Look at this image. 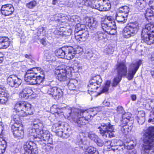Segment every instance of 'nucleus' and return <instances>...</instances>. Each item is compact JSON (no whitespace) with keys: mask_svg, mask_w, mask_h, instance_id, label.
<instances>
[{"mask_svg":"<svg viewBox=\"0 0 154 154\" xmlns=\"http://www.w3.org/2000/svg\"><path fill=\"white\" fill-rule=\"evenodd\" d=\"M50 87V84L49 85L44 86L42 88V90L44 93H48V94L49 88Z\"/></svg>","mask_w":154,"mask_h":154,"instance_id":"09e8293b","label":"nucleus"},{"mask_svg":"<svg viewBox=\"0 0 154 154\" xmlns=\"http://www.w3.org/2000/svg\"><path fill=\"white\" fill-rule=\"evenodd\" d=\"M107 38V35L102 31H99L96 32L93 36L94 39L97 42H101Z\"/></svg>","mask_w":154,"mask_h":154,"instance_id":"2eb2a0df","label":"nucleus"},{"mask_svg":"<svg viewBox=\"0 0 154 154\" xmlns=\"http://www.w3.org/2000/svg\"><path fill=\"white\" fill-rule=\"evenodd\" d=\"M149 119L148 120L149 122H154V112H150Z\"/></svg>","mask_w":154,"mask_h":154,"instance_id":"4d7b16f0","label":"nucleus"},{"mask_svg":"<svg viewBox=\"0 0 154 154\" xmlns=\"http://www.w3.org/2000/svg\"><path fill=\"white\" fill-rule=\"evenodd\" d=\"M109 26H106L107 25H103V27L102 28L103 30L106 32L108 34L114 35L116 32V23H113L112 24L109 23Z\"/></svg>","mask_w":154,"mask_h":154,"instance_id":"f8f14e48","label":"nucleus"},{"mask_svg":"<svg viewBox=\"0 0 154 154\" xmlns=\"http://www.w3.org/2000/svg\"><path fill=\"white\" fill-rule=\"evenodd\" d=\"M57 75V79L60 81H65L68 79H69V78L67 77V74L64 73L63 74H59Z\"/></svg>","mask_w":154,"mask_h":154,"instance_id":"72a5a7b5","label":"nucleus"},{"mask_svg":"<svg viewBox=\"0 0 154 154\" xmlns=\"http://www.w3.org/2000/svg\"><path fill=\"white\" fill-rule=\"evenodd\" d=\"M20 116L24 117L28 115H31V105L26 102H20Z\"/></svg>","mask_w":154,"mask_h":154,"instance_id":"9d476101","label":"nucleus"},{"mask_svg":"<svg viewBox=\"0 0 154 154\" xmlns=\"http://www.w3.org/2000/svg\"><path fill=\"white\" fill-rule=\"evenodd\" d=\"M142 30L143 35L145 34V32H153L154 33V25L150 23L147 24L145 25Z\"/></svg>","mask_w":154,"mask_h":154,"instance_id":"a878e982","label":"nucleus"},{"mask_svg":"<svg viewBox=\"0 0 154 154\" xmlns=\"http://www.w3.org/2000/svg\"><path fill=\"white\" fill-rule=\"evenodd\" d=\"M128 15L126 14H122L117 12L116 16V19L119 23H124L127 20V17Z\"/></svg>","mask_w":154,"mask_h":154,"instance_id":"412c9836","label":"nucleus"},{"mask_svg":"<svg viewBox=\"0 0 154 154\" xmlns=\"http://www.w3.org/2000/svg\"><path fill=\"white\" fill-rule=\"evenodd\" d=\"M10 44L8 38L0 36V49L7 48L9 46Z\"/></svg>","mask_w":154,"mask_h":154,"instance_id":"f3484780","label":"nucleus"},{"mask_svg":"<svg viewBox=\"0 0 154 154\" xmlns=\"http://www.w3.org/2000/svg\"><path fill=\"white\" fill-rule=\"evenodd\" d=\"M40 43L44 46H46L47 44V42L46 40L45 39H42L40 41Z\"/></svg>","mask_w":154,"mask_h":154,"instance_id":"69168bd1","label":"nucleus"},{"mask_svg":"<svg viewBox=\"0 0 154 154\" xmlns=\"http://www.w3.org/2000/svg\"><path fill=\"white\" fill-rule=\"evenodd\" d=\"M50 87L49 88V91L48 92V94L52 95H53V93H54V91L56 90V87H52L51 84H50Z\"/></svg>","mask_w":154,"mask_h":154,"instance_id":"603ef678","label":"nucleus"},{"mask_svg":"<svg viewBox=\"0 0 154 154\" xmlns=\"http://www.w3.org/2000/svg\"><path fill=\"white\" fill-rule=\"evenodd\" d=\"M121 127V131L124 134H127L129 132V131L130 130V129L129 128L128 126L125 125L122 126Z\"/></svg>","mask_w":154,"mask_h":154,"instance_id":"ea45409f","label":"nucleus"},{"mask_svg":"<svg viewBox=\"0 0 154 154\" xmlns=\"http://www.w3.org/2000/svg\"><path fill=\"white\" fill-rule=\"evenodd\" d=\"M116 69L118 74L113 79L112 84L113 87L117 85L121 81L122 77L126 75L127 71L125 62L123 61L118 63L117 65Z\"/></svg>","mask_w":154,"mask_h":154,"instance_id":"423d86ee","label":"nucleus"},{"mask_svg":"<svg viewBox=\"0 0 154 154\" xmlns=\"http://www.w3.org/2000/svg\"><path fill=\"white\" fill-rule=\"evenodd\" d=\"M142 63V61L139 60L130 64L128 67L127 78L129 80H131Z\"/></svg>","mask_w":154,"mask_h":154,"instance_id":"1a4fd4ad","label":"nucleus"},{"mask_svg":"<svg viewBox=\"0 0 154 154\" xmlns=\"http://www.w3.org/2000/svg\"><path fill=\"white\" fill-rule=\"evenodd\" d=\"M42 137L41 142L42 140L45 141H48L49 138V135L48 134H45L44 131Z\"/></svg>","mask_w":154,"mask_h":154,"instance_id":"de8ad7c7","label":"nucleus"},{"mask_svg":"<svg viewBox=\"0 0 154 154\" xmlns=\"http://www.w3.org/2000/svg\"><path fill=\"white\" fill-rule=\"evenodd\" d=\"M85 137L83 136L79 135L77 137L76 141V144L79 145L81 147H82L83 145L85 144Z\"/></svg>","mask_w":154,"mask_h":154,"instance_id":"2f4dec72","label":"nucleus"},{"mask_svg":"<svg viewBox=\"0 0 154 154\" xmlns=\"http://www.w3.org/2000/svg\"><path fill=\"white\" fill-rule=\"evenodd\" d=\"M153 12L151 10V8H148L146 9L145 15L147 19H148L147 17H151L153 16Z\"/></svg>","mask_w":154,"mask_h":154,"instance_id":"a19ab883","label":"nucleus"},{"mask_svg":"<svg viewBox=\"0 0 154 154\" xmlns=\"http://www.w3.org/2000/svg\"><path fill=\"white\" fill-rule=\"evenodd\" d=\"M102 82V80L99 75H96L91 78L88 85V93L91 94L92 92L95 91L99 88L96 85H100Z\"/></svg>","mask_w":154,"mask_h":154,"instance_id":"6e6552de","label":"nucleus"},{"mask_svg":"<svg viewBox=\"0 0 154 154\" xmlns=\"http://www.w3.org/2000/svg\"><path fill=\"white\" fill-rule=\"evenodd\" d=\"M144 37H141L142 41L148 45H151L154 43V33L149 34V35H144Z\"/></svg>","mask_w":154,"mask_h":154,"instance_id":"dca6fc26","label":"nucleus"},{"mask_svg":"<svg viewBox=\"0 0 154 154\" xmlns=\"http://www.w3.org/2000/svg\"><path fill=\"white\" fill-rule=\"evenodd\" d=\"M76 31V32L75 34V39L77 41V36H81V35L82 34L83 32H84V29L80 30L79 29V30L78 31Z\"/></svg>","mask_w":154,"mask_h":154,"instance_id":"6e6d98bb","label":"nucleus"},{"mask_svg":"<svg viewBox=\"0 0 154 154\" xmlns=\"http://www.w3.org/2000/svg\"><path fill=\"white\" fill-rule=\"evenodd\" d=\"M76 53V51L72 47H63L57 49L55 51L56 55L59 58H66L68 60L73 58Z\"/></svg>","mask_w":154,"mask_h":154,"instance_id":"39448f33","label":"nucleus"},{"mask_svg":"<svg viewBox=\"0 0 154 154\" xmlns=\"http://www.w3.org/2000/svg\"><path fill=\"white\" fill-rule=\"evenodd\" d=\"M129 10V8L128 6H124L120 7L118 10L117 12L128 15Z\"/></svg>","mask_w":154,"mask_h":154,"instance_id":"bb28decb","label":"nucleus"},{"mask_svg":"<svg viewBox=\"0 0 154 154\" xmlns=\"http://www.w3.org/2000/svg\"><path fill=\"white\" fill-rule=\"evenodd\" d=\"M62 18L61 15L60 14H57L54 16V18L55 20L58 21L61 20V19Z\"/></svg>","mask_w":154,"mask_h":154,"instance_id":"bf43d9fd","label":"nucleus"},{"mask_svg":"<svg viewBox=\"0 0 154 154\" xmlns=\"http://www.w3.org/2000/svg\"><path fill=\"white\" fill-rule=\"evenodd\" d=\"M113 52V50L110 47L106 46L103 50L104 55H109L112 54Z\"/></svg>","mask_w":154,"mask_h":154,"instance_id":"473e14b6","label":"nucleus"},{"mask_svg":"<svg viewBox=\"0 0 154 154\" xmlns=\"http://www.w3.org/2000/svg\"><path fill=\"white\" fill-rule=\"evenodd\" d=\"M42 149L45 151H49L53 149V145L50 143L47 144L44 143L42 147Z\"/></svg>","mask_w":154,"mask_h":154,"instance_id":"e433bc0d","label":"nucleus"},{"mask_svg":"<svg viewBox=\"0 0 154 154\" xmlns=\"http://www.w3.org/2000/svg\"><path fill=\"white\" fill-rule=\"evenodd\" d=\"M43 130H41L38 131L36 132V133H35H35H31V134L30 133V135L31 136V138L33 139L35 141L39 142L40 143L42 137V135L43 134Z\"/></svg>","mask_w":154,"mask_h":154,"instance_id":"6ab92c4d","label":"nucleus"},{"mask_svg":"<svg viewBox=\"0 0 154 154\" xmlns=\"http://www.w3.org/2000/svg\"><path fill=\"white\" fill-rule=\"evenodd\" d=\"M88 32L84 29V32L81 36H77V41L81 42L84 41L88 38Z\"/></svg>","mask_w":154,"mask_h":154,"instance_id":"b1692460","label":"nucleus"},{"mask_svg":"<svg viewBox=\"0 0 154 154\" xmlns=\"http://www.w3.org/2000/svg\"><path fill=\"white\" fill-rule=\"evenodd\" d=\"M55 73L56 75L60 74H63L64 73L67 74L66 69L64 68H61V67H58L55 69Z\"/></svg>","mask_w":154,"mask_h":154,"instance_id":"4c0bfd02","label":"nucleus"},{"mask_svg":"<svg viewBox=\"0 0 154 154\" xmlns=\"http://www.w3.org/2000/svg\"><path fill=\"white\" fill-rule=\"evenodd\" d=\"M139 23L136 22L128 23L123 30L125 38H128L136 34L139 29Z\"/></svg>","mask_w":154,"mask_h":154,"instance_id":"0eeeda50","label":"nucleus"},{"mask_svg":"<svg viewBox=\"0 0 154 154\" xmlns=\"http://www.w3.org/2000/svg\"><path fill=\"white\" fill-rule=\"evenodd\" d=\"M7 147V143L6 141L3 140L0 144V154H3L5 152Z\"/></svg>","mask_w":154,"mask_h":154,"instance_id":"c9c22d12","label":"nucleus"},{"mask_svg":"<svg viewBox=\"0 0 154 154\" xmlns=\"http://www.w3.org/2000/svg\"><path fill=\"white\" fill-rule=\"evenodd\" d=\"M20 127H21V128L20 130L21 132H20V138L22 139L24 137V129L23 128V126L22 124L20 125Z\"/></svg>","mask_w":154,"mask_h":154,"instance_id":"5fc2aeb1","label":"nucleus"},{"mask_svg":"<svg viewBox=\"0 0 154 154\" xmlns=\"http://www.w3.org/2000/svg\"><path fill=\"white\" fill-rule=\"evenodd\" d=\"M96 152V148L92 146H90L88 147L87 151L85 152H87L88 153L94 154Z\"/></svg>","mask_w":154,"mask_h":154,"instance_id":"a18cd8bd","label":"nucleus"},{"mask_svg":"<svg viewBox=\"0 0 154 154\" xmlns=\"http://www.w3.org/2000/svg\"><path fill=\"white\" fill-rule=\"evenodd\" d=\"M101 108L100 107L94 108L92 109V110H91V111L92 112H94V111H97L98 112H100L101 111Z\"/></svg>","mask_w":154,"mask_h":154,"instance_id":"774afa93","label":"nucleus"},{"mask_svg":"<svg viewBox=\"0 0 154 154\" xmlns=\"http://www.w3.org/2000/svg\"><path fill=\"white\" fill-rule=\"evenodd\" d=\"M19 78L14 75H10L7 79V83L11 86L15 87H19V85L18 83Z\"/></svg>","mask_w":154,"mask_h":154,"instance_id":"ddd939ff","label":"nucleus"},{"mask_svg":"<svg viewBox=\"0 0 154 154\" xmlns=\"http://www.w3.org/2000/svg\"><path fill=\"white\" fill-rule=\"evenodd\" d=\"M117 111L118 113H121L122 114H124V113L125 112L122 106H119L117 107Z\"/></svg>","mask_w":154,"mask_h":154,"instance_id":"13d9d810","label":"nucleus"},{"mask_svg":"<svg viewBox=\"0 0 154 154\" xmlns=\"http://www.w3.org/2000/svg\"><path fill=\"white\" fill-rule=\"evenodd\" d=\"M110 82L109 81H106L105 86L103 87L101 91V93H105L108 91L110 86Z\"/></svg>","mask_w":154,"mask_h":154,"instance_id":"58836bf2","label":"nucleus"},{"mask_svg":"<svg viewBox=\"0 0 154 154\" xmlns=\"http://www.w3.org/2000/svg\"><path fill=\"white\" fill-rule=\"evenodd\" d=\"M19 102L15 105L13 109V121L14 124L12 126L11 129L15 138L19 139Z\"/></svg>","mask_w":154,"mask_h":154,"instance_id":"20e7f679","label":"nucleus"},{"mask_svg":"<svg viewBox=\"0 0 154 154\" xmlns=\"http://www.w3.org/2000/svg\"><path fill=\"white\" fill-rule=\"evenodd\" d=\"M153 34V32H145V34H144L143 35V30H142V33H141V37H144V35H149V34Z\"/></svg>","mask_w":154,"mask_h":154,"instance_id":"0e129e2a","label":"nucleus"},{"mask_svg":"<svg viewBox=\"0 0 154 154\" xmlns=\"http://www.w3.org/2000/svg\"><path fill=\"white\" fill-rule=\"evenodd\" d=\"M44 75L43 74L38 75L37 73H34L31 69L28 70L25 75L24 80L31 85L40 84L44 81Z\"/></svg>","mask_w":154,"mask_h":154,"instance_id":"7ed1b4c3","label":"nucleus"},{"mask_svg":"<svg viewBox=\"0 0 154 154\" xmlns=\"http://www.w3.org/2000/svg\"><path fill=\"white\" fill-rule=\"evenodd\" d=\"M33 143L32 141H29L26 142L24 145L23 148L25 151V152L33 149Z\"/></svg>","mask_w":154,"mask_h":154,"instance_id":"c756f323","label":"nucleus"},{"mask_svg":"<svg viewBox=\"0 0 154 154\" xmlns=\"http://www.w3.org/2000/svg\"><path fill=\"white\" fill-rule=\"evenodd\" d=\"M128 113L123 114L122 115V119L120 121V126H122L127 125L128 122L129 121L131 117L128 116V117H126V116L128 115Z\"/></svg>","mask_w":154,"mask_h":154,"instance_id":"393cba45","label":"nucleus"},{"mask_svg":"<svg viewBox=\"0 0 154 154\" xmlns=\"http://www.w3.org/2000/svg\"><path fill=\"white\" fill-rule=\"evenodd\" d=\"M20 62L21 63H20V65H21L20 66V67H21L20 69L21 70L22 72H26V63H23L22 62Z\"/></svg>","mask_w":154,"mask_h":154,"instance_id":"3c124183","label":"nucleus"},{"mask_svg":"<svg viewBox=\"0 0 154 154\" xmlns=\"http://www.w3.org/2000/svg\"><path fill=\"white\" fill-rule=\"evenodd\" d=\"M56 134L60 137H63L65 138H67L68 137V136L67 135L66 136L64 135L63 132L62 131H57L56 132Z\"/></svg>","mask_w":154,"mask_h":154,"instance_id":"864d4df0","label":"nucleus"},{"mask_svg":"<svg viewBox=\"0 0 154 154\" xmlns=\"http://www.w3.org/2000/svg\"><path fill=\"white\" fill-rule=\"evenodd\" d=\"M115 23V22L112 19V17L111 16H108L107 18H106L105 20L101 23V25L102 28L103 27V25H107L106 26H109V24L111 23Z\"/></svg>","mask_w":154,"mask_h":154,"instance_id":"cd10ccee","label":"nucleus"},{"mask_svg":"<svg viewBox=\"0 0 154 154\" xmlns=\"http://www.w3.org/2000/svg\"><path fill=\"white\" fill-rule=\"evenodd\" d=\"M65 28L61 27L60 28H57L54 31V34L57 35H66L69 36L71 35L70 32H68L67 34H66V31L65 30Z\"/></svg>","mask_w":154,"mask_h":154,"instance_id":"aec40b11","label":"nucleus"},{"mask_svg":"<svg viewBox=\"0 0 154 154\" xmlns=\"http://www.w3.org/2000/svg\"><path fill=\"white\" fill-rule=\"evenodd\" d=\"M137 122L139 124H143L145 121V118H137Z\"/></svg>","mask_w":154,"mask_h":154,"instance_id":"e2e57ef3","label":"nucleus"},{"mask_svg":"<svg viewBox=\"0 0 154 154\" xmlns=\"http://www.w3.org/2000/svg\"><path fill=\"white\" fill-rule=\"evenodd\" d=\"M37 4L36 1L33 0L27 3L26 4V6L30 9H32L36 6Z\"/></svg>","mask_w":154,"mask_h":154,"instance_id":"79ce46f5","label":"nucleus"},{"mask_svg":"<svg viewBox=\"0 0 154 154\" xmlns=\"http://www.w3.org/2000/svg\"><path fill=\"white\" fill-rule=\"evenodd\" d=\"M28 151L25 152L24 154H37L38 152L36 151V150H35V152L34 149H33L31 150H29Z\"/></svg>","mask_w":154,"mask_h":154,"instance_id":"052dcab7","label":"nucleus"},{"mask_svg":"<svg viewBox=\"0 0 154 154\" xmlns=\"http://www.w3.org/2000/svg\"><path fill=\"white\" fill-rule=\"evenodd\" d=\"M145 113L143 111H141L138 112V116L137 118H145Z\"/></svg>","mask_w":154,"mask_h":154,"instance_id":"680f3d73","label":"nucleus"},{"mask_svg":"<svg viewBox=\"0 0 154 154\" xmlns=\"http://www.w3.org/2000/svg\"><path fill=\"white\" fill-rule=\"evenodd\" d=\"M135 5L138 10L141 11L146 6V3L145 0H136Z\"/></svg>","mask_w":154,"mask_h":154,"instance_id":"5701e85b","label":"nucleus"},{"mask_svg":"<svg viewBox=\"0 0 154 154\" xmlns=\"http://www.w3.org/2000/svg\"><path fill=\"white\" fill-rule=\"evenodd\" d=\"M100 146H102L104 144V142L102 140L98 137L94 141Z\"/></svg>","mask_w":154,"mask_h":154,"instance_id":"8fccbe9b","label":"nucleus"},{"mask_svg":"<svg viewBox=\"0 0 154 154\" xmlns=\"http://www.w3.org/2000/svg\"><path fill=\"white\" fill-rule=\"evenodd\" d=\"M57 110H60V108H59V107L56 105H53L51 108V112L54 114L55 113H56L57 112Z\"/></svg>","mask_w":154,"mask_h":154,"instance_id":"c03bdc74","label":"nucleus"},{"mask_svg":"<svg viewBox=\"0 0 154 154\" xmlns=\"http://www.w3.org/2000/svg\"><path fill=\"white\" fill-rule=\"evenodd\" d=\"M111 7L110 3H107L103 5H100V9H99L98 10L100 11H108L110 10Z\"/></svg>","mask_w":154,"mask_h":154,"instance_id":"f704fd0d","label":"nucleus"},{"mask_svg":"<svg viewBox=\"0 0 154 154\" xmlns=\"http://www.w3.org/2000/svg\"><path fill=\"white\" fill-rule=\"evenodd\" d=\"M33 69H36L38 71H40L42 73H42H41V75H42V74H43H43V71H42L43 70H42V69L41 68L38 67H35V68H33V69H30L31 70H32L33 71V70H32Z\"/></svg>","mask_w":154,"mask_h":154,"instance_id":"338daca9","label":"nucleus"},{"mask_svg":"<svg viewBox=\"0 0 154 154\" xmlns=\"http://www.w3.org/2000/svg\"><path fill=\"white\" fill-rule=\"evenodd\" d=\"M5 90V88L0 86V103L2 104H6L8 100Z\"/></svg>","mask_w":154,"mask_h":154,"instance_id":"4468645a","label":"nucleus"},{"mask_svg":"<svg viewBox=\"0 0 154 154\" xmlns=\"http://www.w3.org/2000/svg\"><path fill=\"white\" fill-rule=\"evenodd\" d=\"M88 136L90 139L94 140V141H95L98 137L97 135L92 132H90L88 133Z\"/></svg>","mask_w":154,"mask_h":154,"instance_id":"37998d69","label":"nucleus"},{"mask_svg":"<svg viewBox=\"0 0 154 154\" xmlns=\"http://www.w3.org/2000/svg\"><path fill=\"white\" fill-rule=\"evenodd\" d=\"M62 94V91L61 90L60 88L56 87V90L54 91V93H53L52 97L58 99L61 97Z\"/></svg>","mask_w":154,"mask_h":154,"instance_id":"c85d7f7f","label":"nucleus"},{"mask_svg":"<svg viewBox=\"0 0 154 154\" xmlns=\"http://www.w3.org/2000/svg\"><path fill=\"white\" fill-rule=\"evenodd\" d=\"M86 21L91 29L94 30V29L97 28V22L93 17H87Z\"/></svg>","mask_w":154,"mask_h":154,"instance_id":"a211bd4d","label":"nucleus"},{"mask_svg":"<svg viewBox=\"0 0 154 154\" xmlns=\"http://www.w3.org/2000/svg\"><path fill=\"white\" fill-rule=\"evenodd\" d=\"M69 116L74 121L77 122L79 127H81L88 123L92 116L89 115L86 110L78 109L69 113Z\"/></svg>","mask_w":154,"mask_h":154,"instance_id":"f257e3e1","label":"nucleus"},{"mask_svg":"<svg viewBox=\"0 0 154 154\" xmlns=\"http://www.w3.org/2000/svg\"><path fill=\"white\" fill-rule=\"evenodd\" d=\"M14 11V8L11 4H6L3 5L1 9V13L5 16L12 14Z\"/></svg>","mask_w":154,"mask_h":154,"instance_id":"9b49d317","label":"nucleus"},{"mask_svg":"<svg viewBox=\"0 0 154 154\" xmlns=\"http://www.w3.org/2000/svg\"><path fill=\"white\" fill-rule=\"evenodd\" d=\"M31 90L26 87H23L22 91L20 93V96L21 97H25L27 94H29Z\"/></svg>","mask_w":154,"mask_h":154,"instance_id":"7c9ffc66","label":"nucleus"},{"mask_svg":"<svg viewBox=\"0 0 154 154\" xmlns=\"http://www.w3.org/2000/svg\"><path fill=\"white\" fill-rule=\"evenodd\" d=\"M88 0H78V3L82 5L88 6Z\"/></svg>","mask_w":154,"mask_h":154,"instance_id":"49530a36","label":"nucleus"},{"mask_svg":"<svg viewBox=\"0 0 154 154\" xmlns=\"http://www.w3.org/2000/svg\"><path fill=\"white\" fill-rule=\"evenodd\" d=\"M109 120L103 121L99 124L95 125V127L98 130V133L103 138H111L116 136L114 126L111 125Z\"/></svg>","mask_w":154,"mask_h":154,"instance_id":"f03ea898","label":"nucleus"},{"mask_svg":"<svg viewBox=\"0 0 154 154\" xmlns=\"http://www.w3.org/2000/svg\"><path fill=\"white\" fill-rule=\"evenodd\" d=\"M78 83V81L75 79H71L67 84L69 88L71 90H75L76 88V84Z\"/></svg>","mask_w":154,"mask_h":154,"instance_id":"4be33fe9","label":"nucleus"}]
</instances>
